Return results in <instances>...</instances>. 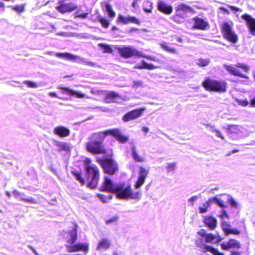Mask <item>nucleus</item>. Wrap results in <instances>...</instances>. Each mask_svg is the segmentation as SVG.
Wrapping results in <instances>:
<instances>
[{"instance_id": "obj_1", "label": "nucleus", "mask_w": 255, "mask_h": 255, "mask_svg": "<svg viewBox=\"0 0 255 255\" xmlns=\"http://www.w3.org/2000/svg\"><path fill=\"white\" fill-rule=\"evenodd\" d=\"M108 135L112 136L121 143H125L128 140V137L123 134L121 130L117 128L98 131L93 133L88 137V140L85 143L86 150L94 155L106 154L107 150L103 143Z\"/></svg>"}, {"instance_id": "obj_2", "label": "nucleus", "mask_w": 255, "mask_h": 255, "mask_svg": "<svg viewBox=\"0 0 255 255\" xmlns=\"http://www.w3.org/2000/svg\"><path fill=\"white\" fill-rule=\"evenodd\" d=\"M73 229L65 232V247L69 253L81 251L87 254L89 250V244L87 243H76L78 238V224L73 223Z\"/></svg>"}, {"instance_id": "obj_3", "label": "nucleus", "mask_w": 255, "mask_h": 255, "mask_svg": "<svg viewBox=\"0 0 255 255\" xmlns=\"http://www.w3.org/2000/svg\"><path fill=\"white\" fill-rule=\"evenodd\" d=\"M114 194L118 199L122 200H139L141 197V193L139 191H133L130 184L125 183L116 184Z\"/></svg>"}, {"instance_id": "obj_4", "label": "nucleus", "mask_w": 255, "mask_h": 255, "mask_svg": "<svg viewBox=\"0 0 255 255\" xmlns=\"http://www.w3.org/2000/svg\"><path fill=\"white\" fill-rule=\"evenodd\" d=\"M113 153L109 154V157L97 158V162L100 165L103 172L110 176L118 173L119 167L118 162L112 157Z\"/></svg>"}, {"instance_id": "obj_5", "label": "nucleus", "mask_w": 255, "mask_h": 255, "mask_svg": "<svg viewBox=\"0 0 255 255\" xmlns=\"http://www.w3.org/2000/svg\"><path fill=\"white\" fill-rule=\"evenodd\" d=\"M87 187L90 189L97 188L100 180V171L97 166H89L85 167Z\"/></svg>"}, {"instance_id": "obj_6", "label": "nucleus", "mask_w": 255, "mask_h": 255, "mask_svg": "<svg viewBox=\"0 0 255 255\" xmlns=\"http://www.w3.org/2000/svg\"><path fill=\"white\" fill-rule=\"evenodd\" d=\"M202 86L207 91L224 93L227 91V83L224 80H218L206 77L202 82Z\"/></svg>"}, {"instance_id": "obj_7", "label": "nucleus", "mask_w": 255, "mask_h": 255, "mask_svg": "<svg viewBox=\"0 0 255 255\" xmlns=\"http://www.w3.org/2000/svg\"><path fill=\"white\" fill-rule=\"evenodd\" d=\"M176 13L171 18L176 23L181 24L184 22L186 18L187 12L194 13V9L190 5L180 3L175 7Z\"/></svg>"}, {"instance_id": "obj_8", "label": "nucleus", "mask_w": 255, "mask_h": 255, "mask_svg": "<svg viewBox=\"0 0 255 255\" xmlns=\"http://www.w3.org/2000/svg\"><path fill=\"white\" fill-rule=\"evenodd\" d=\"M233 22H224L221 24V31L223 37L232 43H236L238 41V37L233 30Z\"/></svg>"}, {"instance_id": "obj_9", "label": "nucleus", "mask_w": 255, "mask_h": 255, "mask_svg": "<svg viewBox=\"0 0 255 255\" xmlns=\"http://www.w3.org/2000/svg\"><path fill=\"white\" fill-rule=\"evenodd\" d=\"M114 48L118 51L120 56L124 59L144 57L139 51L130 46H115Z\"/></svg>"}, {"instance_id": "obj_10", "label": "nucleus", "mask_w": 255, "mask_h": 255, "mask_svg": "<svg viewBox=\"0 0 255 255\" xmlns=\"http://www.w3.org/2000/svg\"><path fill=\"white\" fill-rule=\"evenodd\" d=\"M145 110V108H141L130 111L123 116L122 120L124 122H128L137 119L142 116L143 112Z\"/></svg>"}, {"instance_id": "obj_11", "label": "nucleus", "mask_w": 255, "mask_h": 255, "mask_svg": "<svg viewBox=\"0 0 255 255\" xmlns=\"http://www.w3.org/2000/svg\"><path fill=\"white\" fill-rule=\"evenodd\" d=\"M78 8L76 5L72 3H65L63 0H60L58 5L56 6L57 10L61 13L71 12Z\"/></svg>"}, {"instance_id": "obj_12", "label": "nucleus", "mask_w": 255, "mask_h": 255, "mask_svg": "<svg viewBox=\"0 0 255 255\" xmlns=\"http://www.w3.org/2000/svg\"><path fill=\"white\" fill-rule=\"evenodd\" d=\"M148 173V170L142 166L139 168V175L134 184V187L138 189L145 183V179Z\"/></svg>"}, {"instance_id": "obj_13", "label": "nucleus", "mask_w": 255, "mask_h": 255, "mask_svg": "<svg viewBox=\"0 0 255 255\" xmlns=\"http://www.w3.org/2000/svg\"><path fill=\"white\" fill-rule=\"evenodd\" d=\"M115 188L116 184L113 183L111 179L108 176H105L104 180L100 187V191L114 194Z\"/></svg>"}, {"instance_id": "obj_14", "label": "nucleus", "mask_w": 255, "mask_h": 255, "mask_svg": "<svg viewBox=\"0 0 255 255\" xmlns=\"http://www.w3.org/2000/svg\"><path fill=\"white\" fill-rule=\"evenodd\" d=\"M118 23L127 24L129 23H134L137 25H140L141 22L139 19L133 16H126L121 14H119L117 19Z\"/></svg>"}, {"instance_id": "obj_15", "label": "nucleus", "mask_w": 255, "mask_h": 255, "mask_svg": "<svg viewBox=\"0 0 255 255\" xmlns=\"http://www.w3.org/2000/svg\"><path fill=\"white\" fill-rule=\"evenodd\" d=\"M241 246L240 242L235 239H230L227 243L221 244V249L226 251H228L231 249L238 250L241 248Z\"/></svg>"}, {"instance_id": "obj_16", "label": "nucleus", "mask_w": 255, "mask_h": 255, "mask_svg": "<svg viewBox=\"0 0 255 255\" xmlns=\"http://www.w3.org/2000/svg\"><path fill=\"white\" fill-rule=\"evenodd\" d=\"M193 20L194 21L193 25V28L194 29L205 30L210 27L209 23L202 18L195 16L193 17Z\"/></svg>"}, {"instance_id": "obj_17", "label": "nucleus", "mask_w": 255, "mask_h": 255, "mask_svg": "<svg viewBox=\"0 0 255 255\" xmlns=\"http://www.w3.org/2000/svg\"><path fill=\"white\" fill-rule=\"evenodd\" d=\"M205 226L210 230H214L217 226V219L212 215H206L203 217V221Z\"/></svg>"}, {"instance_id": "obj_18", "label": "nucleus", "mask_w": 255, "mask_h": 255, "mask_svg": "<svg viewBox=\"0 0 255 255\" xmlns=\"http://www.w3.org/2000/svg\"><path fill=\"white\" fill-rule=\"evenodd\" d=\"M241 17L246 21V24L249 31L253 35H255V18L248 13L243 14Z\"/></svg>"}, {"instance_id": "obj_19", "label": "nucleus", "mask_w": 255, "mask_h": 255, "mask_svg": "<svg viewBox=\"0 0 255 255\" xmlns=\"http://www.w3.org/2000/svg\"><path fill=\"white\" fill-rule=\"evenodd\" d=\"M157 7L159 11L166 15L170 14L173 11L172 6L162 0L158 1Z\"/></svg>"}, {"instance_id": "obj_20", "label": "nucleus", "mask_w": 255, "mask_h": 255, "mask_svg": "<svg viewBox=\"0 0 255 255\" xmlns=\"http://www.w3.org/2000/svg\"><path fill=\"white\" fill-rule=\"evenodd\" d=\"M53 132L55 134L60 137H65L68 136L70 134V129L64 126H59L56 127L53 129Z\"/></svg>"}, {"instance_id": "obj_21", "label": "nucleus", "mask_w": 255, "mask_h": 255, "mask_svg": "<svg viewBox=\"0 0 255 255\" xmlns=\"http://www.w3.org/2000/svg\"><path fill=\"white\" fill-rule=\"evenodd\" d=\"M112 245L111 241L107 238H103L98 242L97 250L104 251L109 249Z\"/></svg>"}, {"instance_id": "obj_22", "label": "nucleus", "mask_w": 255, "mask_h": 255, "mask_svg": "<svg viewBox=\"0 0 255 255\" xmlns=\"http://www.w3.org/2000/svg\"><path fill=\"white\" fill-rule=\"evenodd\" d=\"M71 173L81 186L86 185L87 186V181L86 176L84 177L82 172L76 169L71 171Z\"/></svg>"}, {"instance_id": "obj_23", "label": "nucleus", "mask_w": 255, "mask_h": 255, "mask_svg": "<svg viewBox=\"0 0 255 255\" xmlns=\"http://www.w3.org/2000/svg\"><path fill=\"white\" fill-rule=\"evenodd\" d=\"M223 238L219 235H214L212 233L207 234L205 242L212 244H218L222 240Z\"/></svg>"}, {"instance_id": "obj_24", "label": "nucleus", "mask_w": 255, "mask_h": 255, "mask_svg": "<svg viewBox=\"0 0 255 255\" xmlns=\"http://www.w3.org/2000/svg\"><path fill=\"white\" fill-rule=\"evenodd\" d=\"M131 155L134 160L136 162H143L145 161V158L140 155L139 151L135 146L131 147Z\"/></svg>"}, {"instance_id": "obj_25", "label": "nucleus", "mask_w": 255, "mask_h": 255, "mask_svg": "<svg viewBox=\"0 0 255 255\" xmlns=\"http://www.w3.org/2000/svg\"><path fill=\"white\" fill-rule=\"evenodd\" d=\"M225 69L232 75L243 78H248V76L240 72L239 70L232 65H225Z\"/></svg>"}, {"instance_id": "obj_26", "label": "nucleus", "mask_w": 255, "mask_h": 255, "mask_svg": "<svg viewBox=\"0 0 255 255\" xmlns=\"http://www.w3.org/2000/svg\"><path fill=\"white\" fill-rule=\"evenodd\" d=\"M119 97V95L117 92L114 91H110L108 92L106 94L104 99L106 103H110L115 102L116 100Z\"/></svg>"}, {"instance_id": "obj_27", "label": "nucleus", "mask_w": 255, "mask_h": 255, "mask_svg": "<svg viewBox=\"0 0 255 255\" xmlns=\"http://www.w3.org/2000/svg\"><path fill=\"white\" fill-rule=\"evenodd\" d=\"M98 46L99 47L102 49V51L104 53H109V54H113L114 49V46L112 45H110L108 44L100 43L98 44Z\"/></svg>"}, {"instance_id": "obj_28", "label": "nucleus", "mask_w": 255, "mask_h": 255, "mask_svg": "<svg viewBox=\"0 0 255 255\" xmlns=\"http://www.w3.org/2000/svg\"><path fill=\"white\" fill-rule=\"evenodd\" d=\"M160 45L163 49L166 52L172 54L178 53V50L175 48L171 47L169 46V44L166 42L163 41Z\"/></svg>"}, {"instance_id": "obj_29", "label": "nucleus", "mask_w": 255, "mask_h": 255, "mask_svg": "<svg viewBox=\"0 0 255 255\" xmlns=\"http://www.w3.org/2000/svg\"><path fill=\"white\" fill-rule=\"evenodd\" d=\"M55 56L61 58H64L66 60H75L78 56L69 53H56Z\"/></svg>"}, {"instance_id": "obj_30", "label": "nucleus", "mask_w": 255, "mask_h": 255, "mask_svg": "<svg viewBox=\"0 0 255 255\" xmlns=\"http://www.w3.org/2000/svg\"><path fill=\"white\" fill-rule=\"evenodd\" d=\"M214 200V198H209V200L205 203H203L202 207L199 208V213L201 214H204L208 212V209L210 206V203L213 202Z\"/></svg>"}, {"instance_id": "obj_31", "label": "nucleus", "mask_w": 255, "mask_h": 255, "mask_svg": "<svg viewBox=\"0 0 255 255\" xmlns=\"http://www.w3.org/2000/svg\"><path fill=\"white\" fill-rule=\"evenodd\" d=\"M97 19L104 28H107L109 26L110 20L106 17L99 15L97 17Z\"/></svg>"}, {"instance_id": "obj_32", "label": "nucleus", "mask_w": 255, "mask_h": 255, "mask_svg": "<svg viewBox=\"0 0 255 255\" xmlns=\"http://www.w3.org/2000/svg\"><path fill=\"white\" fill-rule=\"evenodd\" d=\"M56 146L58 147L59 151H69L70 150V146L66 142L57 141L56 142Z\"/></svg>"}, {"instance_id": "obj_33", "label": "nucleus", "mask_w": 255, "mask_h": 255, "mask_svg": "<svg viewBox=\"0 0 255 255\" xmlns=\"http://www.w3.org/2000/svg\"><path fill=\"white\" fill-rule=\"evenodd\" d=\"M205 248L206 251H204V252L208 251L211 253L213 255H224V253L220 252L217 249L214 248L211 246H207Z\"/></svg>"}, {"instance_id": "obj_34", "label": "nucleus", "mask_w": 255, "mask_h": 255, "mask_svg": "<svg viewBox=\"0 0 255 255\" xmlns=\"http://www.w3.org/2000/svg\"><path fill=\"white\" fill-rule=\"evenodd\" d=\"M221 228L225 234L227 235L230 229H231V225L226 221H223L221 222Z\"/></svg>"}, {"instance_id": "obj_35", "label": "nucleus", "mask_w": 255, "mask_h": 255, "mask_svg": "<svg viewBox=\"0 0 255 255\" xmlns=\"http://www.w3.org/2000/svg\"><path fill=\"white\" fill-rule=\"evenodd\" d=\"M210 62V60L209 58H199L198 60V62L197 63V64L199 67H206L209 65Z\"/></svg>"}, {"instance_id": "obj_36", "label": "nucleus", "mask_w": 255, "mask_h": 255, "mask_svg": "<svg viewBox=\"0 0 255 255\" xmlns=\"http://www.w3.org/2000/svg\"><path fill=\"white\" fill-rule=\"evenodd\" d=\"M106 11L108 12L109 16L110 18H113L116 16V13L113 9L112 6L109 3L106 4Z\"/></svg>"}, {"instance_id": "obj_37", "label": "nucleus", "mask_w": 255, "mask_h": 255, "mask_svg": "<svg viewBox=\"0 0 255 255\" xmlns=\"http://www.w3.org/2000/svg\"><path fill=\"white\" fill-rule=\"evenodd\" d=\"M227 129L228 131L230 133H236L239 131L238 127L235 125H228Z\"/></svg>"}, {"instance_id": "obj_38", "label": "nucleus", "mask_w": 255, "mask_h": 255, "mask_svg": "<svg viewBox=\"0 0 255 255\" xmlns=\"http://www.w3.org/2000/svg\"><path fill=\"white\" fill-rule=\"evenodd\" d=\"M59 89L61 90V92L63 94H65L70 96H73V89L68 87H59Z\"/></svg>"}, {"instance_id": "obj_39", "label": "nucleus", "mask_w": 255, "mask_h": 255, "mask_svg": "<svg viewBox=\"0 0 255 255\" xmlns=\"http://www.w3.org/2000/svg\"><path fill=\"white\" fill-rule=\"evenodd\" d=\"M195 244L197 247L203 249V251H206L205 247L208 246L203 243V240L202 239L197 240L195 242Z\"/></svg>"}, {"instance_id": "obj_40", "label": "nucleus", "mask_w": 255, "mask_h": 255, "mask_svg": "<svg viewBox=\"0 0 255 255\" xmlns=\"http://www.w3.org/2000/svg\"><path fill=\"white\" fill-rule=\"evenodd\" d=\"M75 15L76 17L86 18L88 17V13L86 12H81L80 10H78L75 12Z\"/></svg>"}, {"instance_id": "obj_41", "label": "nucleus", "mask_w": 255, "mask_h": 255, "mask_svg": "<svg viewBox=\"0 0 255 255\" xmlns=\"http://www.w3.org/2000/svg\"><path fill=\"white\" fill-rule=\"evenodd\" d=\"M237 102L238 104L242 107H247L249 104L250 105V101L249 102L247 100L237 99Z\"/></svg>"}, {"instance_id": "obj_42", "label": "nucleus", "mask_w": 255, "mask_h": 255, "mask_svg": "<svg viewBox=\"0 0 255 255\" xmlns=\"http://www.w3.org/2000/svg\"><path fill=\"white\" fill-rule=\"evenodd\" d=\"M143 63L144 64V69H145L153 70L158 68L157 66H156L152 64L146 63L144 60H143Z\"/></svg>"}, {"instance_id": "obj_43", "label": "nucleus", "mask_w": 255, "mask_h": 255, "mask_svg": "<svg viewBox=\"0 0 255 255\" xmlns=\"http://www.w3.org/2000/svg\"><path fill=\"white\" fill-rule=\"evenodd\" d=\"M236 66L238 68H241L246 72H248L249 70V67L247 65L242 63H237Z\"/></svg>"}, {"instance_id": "obj_44", "label": "nucleus", "mask_w": 255, "mask_h": 255, "mask_svg": "<svg viewBox=\"0 0 255 255\" xmlns=\"http://www.w3.org/2000/svg\"><path fill=\"white\" fill-rule=\"evenodd\" d=\"M12 9L19 13H21L24 11V5H16L13 6Z\"/></svg>"}, {"instance_id": "obj_45", "label": "nucleus", "mask_w": 255, "mask_h": 255, "mask_svg": "<svg viewBox=\"0 0 255 255\" xmlns=\"http://www.w3.org/2000/svg\"><path fill=\"white\" fill-rule=\"evenodd\" d=\"M176 165V163L175 162L168 163L166 167L167 170V171L171 172L174 171L175 169Z\"/></svg>"}, {"instance_id": "obj_46", "label": "nucleus", "mask_w": 255, "mask_h": 255, "mask_svg": "<svg viewBox=\"0 0 255 255\" xmlns=\"http://www.w3.org/2000/svg\"><path fill=\"white\" fill-rule=\"evenodd\" d=\"M240 233V231H239L238 229L236 228L230 229L226 236H228L230 234L234 235H239Z\"/></svg>"}, {"instance_id": "obj_47", "label": "nucleus", "mask_w": 255, "mask_h": 255, "mask_svg": "<svg viewBox=\"0 0 255 255\" xmlns=\"http://www.w3.org/2000/svg\"><path fill=\"white\" fill-rule=\"evenodd\" d=\"M23 83L25 84L29 88H36L37 84L32 81H25Z\"/></svg>"}, {"instance_id": "obj_48", "label": "nucleus", "mask_w": 255, "mask_h": 255, "mask_svg": "<svg viewBox=\"0 0 255 255\" xmlns=\"http://www.w3.org/2000/svg\"><path fill=\"white\" fill-rule=\"evenodd\" d=\"M213 198L214 199V201H215L216 202V203H217V204L220 207H222L224 209L226 207V206L224 204V203L222 200H221L220 199L217 198L216 197H214Z\"/></svg>"}, {"instance_id": "obj_49", "label": "nucleus", "mask_w": 255, "mask_h": 255, "mask_svg": "<svg viewBox=\"0 0 255 255\" xmlns=\"http://www.w3.org/2000/svg\"><path fill=\"white\" fill-rule=\"evenodd\" d=\"M97 196L104 203H106L109 200V198L108 197L105 196L103 194H98L97 195ZM109 197H110L109 199H111L112 196H109Z\"/></svg>"}, {"instance_id": "obj_50", "label": "nucleus", "mask_w": 255, "mask_h": 255, "mask_svg": "<svg viewBox=\"0 0 255 255\" xmlns=\"http://www.w3.org/2000/svg\"><path fill=\"white\" fill-rule=\"evenodd\" d=\"M118 219H119L118 216L112 217V218H111L109 219H107L106 220V223L107 224H108L116 223L118 221Z\"/></svg>"}, {"instance_id": "obj_51", "label": "nucleus", "mask_w": 255, "mask_h": 255, "mask_svg": "<svg viewBox=\"0 0 255 255\" xmlns=\"http://www.w3.org/2000/svg\"><path fill=\"white\" fill-rule=\"evenodd\" d=\"M73 96H75L78 98H82L85 97V95L81 92L78 91H73Z\"/></svg>"}, {"instance_id": "obj_52", "label": "nucleus", "mask_w": 255, "mask_h": 255, "mask_svg": "<svg viewBox=\"0 0 255 255\" xmlns=\"http://www.w3.org/2000/svg\"><path fill=\"white\" fill-rule=\"evenodd\" d=\"M221 219H223L225 217L228 219L230 218V216L225 210H223L222 214L219 216Z\"/></svg>"}, {"instance_id": "obj_53", "label": "nucleus", "mask_w": 255, "mask_h": 255, "mask_svg": "<svg viewBox=\"0 0 255 255\" xmlns=\"http://www.w3.org/2000/svg\"><path fill=\"white\" fill-rule=\"evenodd\" d=\"M21 200L25 202L35 204L36 203V200L33 198H22Z\"/></svg>"}, {"instance_id": "obj_54", "label": "nucleus", "mask_w": 255, "mask_h": 255, "mask_svg": "<svg viewBox=\"0 0 255 255\" xmlns=\"http://www.w3.org/2000/svg\"><path fill=\"white\" fill-rule=\"evenodd\" d=\"M91 159L90 158H86L85 159V160H84V163L85 164V167H87L88 165H89V166H96V165H94V164H91Z\"/></svg>"}, {"instance_id": "obj_55", "label": "nucleus", "mask_w": 255, "mask_h": 255, "mask_svg": "<svg viewBox=\"0 0 255 255\" xmlns=\"http://www.w3.org/2000/svg\"><path fill=\"white\" fill-rule=\"evenodd\" d=\"M197 234L202 237H204L206 238L207 234L206 233L204 229L200 230L199 232H198Z\"/></svg>"}, {"instance_id": "obj_56", "label": "nucleus", "mask_w": 255, "mask_h": 255, "mask_svg": "<svg viewBox=\"0 0 255 255\" xmlns=\"http://www.w3.org/2000/svg\"><path fill=\"white\" fill-rule=\"evenodd\" d=\"M142 84V82L141 81H134L133 82V87L135 88H137L139 86H141Z\"/></svg>"}, {"instance_id": "obj_57", "label": "nucleus", "mask_w": 255, "mask_h": 255, "mask_svg": "<svg viewBox=\"0 0 255 255\" xmlns=\"http://www.w3.org/2000/svg\"><path fill=\"white\" fill-rule=\"evenodd\" d=\"M243 254V252L242 251L233 250L231 252L230 255H242Z\"/></svg>"}, {"instance_id": "obj_58", "label": "nucleus", "mask_w": 255, "mask_h": 255, "mask_svg": "<svg viewBox=\"0 0 255 255\" xmlns=\"http://www.w3.org/2000/svg\"><path fill=\"white\" fill-rule=\"evenodd\" d=\"M214 131L216 132L218 137L221 138L222 139H224V137L223 136L222 134L221 133L220 130H219L218 129H215Z\"/></svg>"}, {"instance_id": "obj_59", "label": "nucleus", "mask_w": 255, "mask_h": 255, "mask_svg": "<svg viewBox=\"0 0 255 255\" xmlns=\"http://www.w3.org/2000/svg\"><path fill=\"white\" fill-rule=\"evenodd\" d=\"M250 107L255 108V96L250 100Z\"/></svg>"}, {"instance_id": "obj_60", "label": "nucleus", "mask_w": 255, "mask_h": 255, "mask_svg": "<svg viewBox=\"0 0 255 255\" xmlns=\"http://www.w3.org/2000/svg\"><path fill=\"white\" fill-rule=\"evenodd\" d=\"M230 203H231V204L232 205V206H233V207H235V208H237L238 207V204L235 201V200L234 199H233V198H231L230 200Z\"/></svg>"}, {"instance_id": "obj_61", "label": "nucleus", "mask_w": 255, "mask_h": 255, "mask_svg": "<svg viewBox=\"0 0 255 255\" xmlns=\"http://www.w3.org/2000/svg\"><path fill=\"white\" fill-rule=\"evenodd\" d=\"M228 6H229V7L231 9H232V10H235V11H242V10H241L240 8H238V7H236V6H233V5H229Z\"/></svg>"}, {"instance_id": "obj_62", "label": "nucleus", "mask_w": 255, "mask_h": 255, "mask_svg": "<svg viewBox=\"0 0 255 255\" xmlns=\"http://www.w3.org/2000/svg\"><path fill=\"white\" fill-rule=\"evenodd\" d=\"M134 68L138 69H144V64L143 63V60L142 61V64L141 65H136L134 66Z\"/></svg>"}, {"instance_id": "obj_63", "label": "nucleus", "mask_w": 255, "mask_h": 255, "mask_svg": "<svg viewBox=\"0 0 255 255\" xmlns=\"http://www.w3.org/2000/svg\"><path fill=\"white\" fill-rule=\"evenodd\" d=\"M197 197L196 196H193L189 199V201L193 205L194 201L197 199Z\"/></svg>"}, {"instance_id": "obj_64", "label": "nucleus", "mask_w": 255, "mask_h": 255, "mask_svg": "<svg viewBox=\"0 0 255 255\" xmlns=\"http://www.w3.org/2000/svg\"><path fill=\"white\" fill-rule=\"evenodd\" d=\"M4 9V4L2 2L0 1V12L3 11Z\"/></svg>"}]
</instances>
